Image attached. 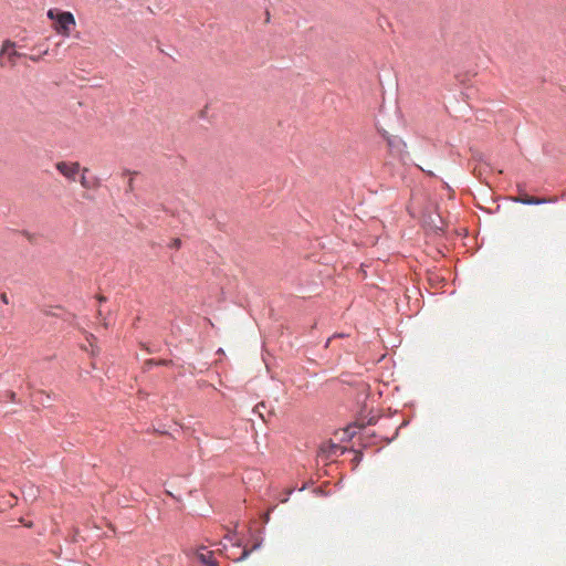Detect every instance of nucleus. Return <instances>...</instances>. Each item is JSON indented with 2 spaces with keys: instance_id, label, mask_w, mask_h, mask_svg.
Wrapping results in <instances>:
<instances>
[{
  "instance_id": "9b49d317",
  "label": "nucleus",
  "mask_w": 566,
  "mask_h": 566,
  "mask_svg": "<svg viewBox=\"0 0 566 566\" xmlns=\"http://www.w3.org/2000/svg\"><path fill=\"white\" fill-rule=\"evenodd\" d=\"M29 59L33 62H38L40 60V56H34V55H31L29 56Z\"/></svg>"
},
{
  "instance_id": "4468645a",
  "label": "nucleus",
  "mask_w": 566,
  "mask_h": 566,
  "mask_svg": "<svg viewBox=\"0 0 566 566\" xmlns=\"http://www.w3.org/2000/svg\"><path fill=\"white\" fill-rule=\"evenodd\" d=\"M359 459H360V455H359V454H356V457H355V461H359Z\"/></svg>"
},
{
  "instance_id": "f03ea898",
  "label": "nucleus",
  "mask_w": 566,
  "mask_h": 566,
  "mask_svg": "<svg viewBox=\"0 0 566 566\" xmlns=\"http://www.w3.org/2000/svg\"><path fill=\"white\" fill-rule=\"evenodd\" d=\"M55 169L61 174L67 181L76 182L80 176L81 167L78 161H65L61 160L55 163Z\"/></svg>"
},
{
  "instance_id": "ddd939ff",
  "label": "nucleus",
  "mask_w": 566,
  "mask_h": 566,
  "mask_svg": "<svg viewBox=\"0 0 566 566\" xmlns=\"http://www.w3.org/2000/svg\"><path fill=\"white\" fill-rule=\"evenodd\" d=\"M249 555V552L248 551H243V554H242V559L245 558L247 556Z\"/></svg>"
},
{
  "instance_id": "f257e3e1",
  "label": "nucleus",
  "mask_w": 566,
  "mask_h": 566,
  "mask_svg": "<svg viewBox=\"0 0 566 566\" xmlns=\"http://www.w3.org/2000/svg\"><path fill=\"white\" fill-rule=\"evenodd\" d=\"M48 18L53 21V30L62 35L70 36L72 30L76 25L74 15L69 11H60L59 9H50L46 13Z\"/></svg>"
},
{
  "instance_id": "dca6fc26",
  "label": "nucleus",
  "mask_w": 566,
  "mask_h": 566,
  "mask_svg": "<svg viewBox=\"0 0 566 566\" xmlns=\"http://www.w3.org/2000/svg\"><path fill=\"white\" fill-rule=\"evenodd\" d=\"M14 398V392H11L10 399Z\"/></svg>"
},
{
  "instance_id": "39448f33",
  "label": "nucleus",
  "mask_w": 566,
  "mask_h": 566,
  "mask_svg": "<svg viewBox=\"0 0 566 566\" xmlns=\"http://www.w3.org/2000/svg\"><path fill=\"white\" fill-rule=\"evenodd\" d=\"M90 171L87 167H83L81 170V176L77 177V181L84 189H94L98 187V179L97 178H88L86 175Z\"/></svg>"
},
{
  "instance_id": "9d476101",
  "label": "nucleus",
  "mask_w": 566,
  "mask_h": 566,
  "mask_svg": "<svg viewBox=\"0 0 566 566\" xmlns=\"http://www.w3.org/2000/svg\"><path fill=\"white\" fill-rule=\"evenodd\" d=\"M1 300H2V302H3V303H6V304H8V302H9V301H8V296H7V294H4V293H3V294H1Z\"/></svg>"
},
{
  "instance_id": "1a4fd4ad",
  "label": "nucleus",
  "mask_w": 566,
  "mask_h": 566,
  "mask_svg": "<svg viewBox=\"0 0 566 566\" xmlns=\"http://www.w3.org/2000/svg\"><path fill=\"white\" fill-rule=\"evenodd\" d=\"M97 315H98V317L103 321V325H104L105 327H107V326H108V323L106 322V318H105V317H103V312H102V310H98V311H97Z\"/></svg>"
},
{
  "instance_id": "6e6552de",
  "label": "nucleus",
  "mask_w": 566,
  "mask_h": 566,
  "mask_svg": "<svg viewBox=\"0 0 566 566\" xmlns=\"http://www.w3.org/2000/svg\"><path fill=\"white\" fill-rule=\"evenodd\" d=\"M181 245V240L180 239H174L170 247L171 248H175V249H179Z\"/></svg>"
},
{
  "instance_id": "423d86ee",
  "label": "nucleus",
  "mask_w": 566,
  "mask_h": 566,
  "mask_svg": "<svg viewBox=\"0 0 566 566\" xmlns=\"http://www.w3.org/2000/svg\"><path fill=\"white\" fill-rule=\"evenodd\" d=\"M197 558L206 566H216V562L212 559V552L201 548L197 552Z\"/></svg>"
},
{
  "instance_id": "7ed1b4c3",
  "label": "nucleus",
  "mask_w": 566,
  "mask_h": 566,
  "mask_svg": "<svg viewBox=\"0 0 566 566\" xmlns=\"http://www.w3.org/2000/svg\"><path fill=\"white\" fill-rule=\"evenodd\" d=\"M15 43L11 40H6L2 43V48L0 51V66H6V63L2 61V55H7L8 64L13 67L17 64V59L21 57L22 54L14 50Z\"/></svg>"
},
{
  "instance_id": "2eb2a0df",
  "label": "nucleus",
  "mask_w": 566,
  "mask_h": 566,
  "mask_svg": "<svg viewBox=\"0 0 566 566\" xmlns=\"http://www.w3.org/2000/svg\"><path fill=\"white\" fill-rule=\"evenodd\" d=\"M429 176H433V172L432 171H426Z\"/></svg>"
},
{
  "instance_id": "20e7f679",
  "label": "nucleus",
  "mask_w": 566,
  "mask_h": 566,
  "mask_svg": "<svg viewBox=\"0 0 566 566\" xmlns=\"http://www.w3.org/2000/svg\"><path fill=\"white\" fill-rule=\"evenodd\" d=\"M321 453L326 458L331 459L337 457L338 454H343L345 452V448L342 446L334 443L333 441L324 442L321 446Z\"/></svg>"
},
{
  "instance_id": "f8f14e48",
  "label": "nucleus",
  "mask_w": 566,
  "mask_h": 566,
  "mask_svg": "<svg viewBox=\"0 0 566 566\" xmlns=\"http://www.w3.org/2000/svg\"><path fill=\"white\" fill-rule=\"evenodd\" d=\"M97 300H98V302H105V301H106V297H105V296H103V295H98V296H97Z\"/></svg>"
},
{
  "instance_id": "0eeeda50",
  "label": "nucleus",
  "mask_w": 566,
  "mask_h": 566,
  "mask_svg": "<svg viewBox=\"0 0 566 566\" xmlns=\"http://www.w3.org/2000/svg\"><path fill=\"white\" fill-rule=\"evenodd\" d=\"M515 201L524 203V205H541V203L548 202L549 200L544 199V198L531 197L528 195H522L518 198H516Z\"/></svg>"
}]
</instances>
